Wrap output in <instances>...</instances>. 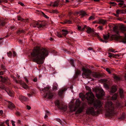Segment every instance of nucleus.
<instances>
[{"label": "nucleus", "instance_id": "obj_1", "mask_svg": "<svg viewBox=\"0 0 126 126\" xmlns=\"http://www.w3.org/2000/svg\"><path fill=\"white\" fill-rule=\"evenodd\" d=\"M49 53L47 50L45 48L37 47L33 50L31 54L32 57H34L33 61L39 64L43 63V59L48 55Z\"/></svg>", "mask_w": 126, "mask_h": 126}, {"label": "nucleus", "instance_id": "obj_2", "mask_svg": "<svg viewBox=\"0 0 126 126\" xmlns=\"http://www.w3.org/2000/svg\"><path fill=\"white\" fill-rule=\"evenodd\" d=\"M105 107L107 112L109 114H112L114 113V106L112 102H107L105 104Z\"/></svg>", "mask_w": 126, "mask_h": 126}, {"label": "nucleus", "instance_id": "obj_3", "mask_svg": "<svg viewBox=\"0 0 126 126\" xmlns=\"http://www.w3.org/2000/svg\"><path fill=\"white\" fill-rule=\"evenodd\" d=\"M85 98L88 100L89 104H92L94 102V96L91 91H89L86 93Z\"/></svg>", "mask_w": 126, "mask_h": 126}, {"label": "nucleus", "instance_id": "obj_4", "mask_svg": "<svg viewBox=\"0 0 126 126\" xmlns=\"http://www.w3.org/2000/svg\"><path fill=\"white\" fill-rule=\"evenodd\" d=\"M82 70L83 72L82 76L83 78L86 79L88 78L91 74V72L88 69H86L83 67Z\"/></svg>", "mask_w": 126, "mask_h": 126}, {"label": "nucleus", "instance_id": "obj_5", "mask_svg": "<svg viewBox=\"0 0 126 126\" xmlns=\"http://www.w3.org/2000/svg\"><path fill=\"white\" fill-rule=\"evenodd\" d=\"M93 103L94 107L96 108H100L102 106V103L100 100H96Z\"/></svg>", "mask_w": 126, "mask_h": 126}, {"label": "nucleus", "instance_id": "obj_6", "mask_svg": "<svg viewBox=\"0 0 126 126\" xmlns=\"http://www.w3.org/2000/svg\"><path fill=\"white\" fill-rule=\"evenodd\" d=\"M86 113L88 114H90L93 116L96 114V112L94 111V108L91 107L88 108L86 110Z\"/></svg>", "mask_w": 126, "mask_h": 126}, {"label": "nucleus", "instance_id": "obj_7", "mask_svg": "<svg viewBox=\"0 0 126 126\" xmlns=\"http://www.w3.org/2000/svg\"><path fill=\"white\" fill-rule=\"evenodd\" d=\"M55 95L54 93L50 91H49L46 93L44 97L47 98L49 99H51L54 97Z\"/></svg>", "mask_w": 126, "mask_h": 126}, {"label": "nucleus", "instance_id": "obj_8", "mask_svg": "<svg viewBox=\"0 0 126 126\" xmlns=\"http://www.w3.org/2000/svg\"><path fill=\"white\" fill-rule=\"evenodd\" d=\"M99 94H96V97L98 98H100L105 94V92L103 90L100 89L99 90Z\"/></svg>", "mask_w": 126, "mask_h": 126}, {"label": "nucleus", "instance_id": "obj_9", "mask_svg": "<svg viewBox=\"0 0 126 126\" xmlns=\"http://www.w3.org/2000/svg\"><path fill=\"white\" fill-rule=\"evenodd\" d=\"M81 102L79 99H77L76 100L75 103L76 106L74 108V109L73 110V111H76L78 107H79L80 104Z\"/></svg>", "mask_w": 126, "mask_h": 126}, {"label": "nucleus", "instance_id": "obj_10", "mask_svg": "<svg viewBox=\"0 0 126 126\" xmlns=\"http://www.w3.org/2000/svg\"><path fill=\"white\" fill-rule=\"evenodd\" d=\"M84 106V104H82L81 107L79 108L76 111L75 114H78L81 113L83 110L85 108Z\"/></svg>", "mask_w": 126, "mask_h": 126}, {"label": "nucleus", "instance_id": "obj_11", "mask_svg": "<svg viewBox=\"0 0 126 126\" xmlns=\"http://www.w3.org/2000/svg\"><path fill=\"white\" fill-rule=\"evenodd\" d=\"M44 26V25L41 24L39 23H38L37 22H35L33 23V27H34L41 28L43 27Z\"/></svg>", "mask_w": 126, "mask_h": 126}, {"label": "nucleus", "instance_id": "obj_12", "mask_svg": "<svg viewBox=\"0 0 126 126\" xmlns=\"http://www.w3.org/2000/svg\"><path fill=\"white\" fill-rule=\"evenodd\" d=\"M8 107L10 109H12L15 108V106L14 104L12 102L9 101H7Z\"/></svg>", "mask_w": 126, "mask_h": 126}, {"label": "nucleus", "instance_id": "obj_13", "mask_svg": "<svg viewBox=\"0 0 126 126\" xmlns=\"http://www.w3.org/2000/svg\"><path fill=\"white\" fill-rule=\"evenodd\" d=\"M96 23L99 24H101L103 25H104L107 24V22L106 20L102 19H99L98 22H97Z\"/></svg>", "mask_w": 126, "mask_h": 126}, {"label": "nucleus", "instance_id": "obj_14", "mask_svg": "<svg viewBox=\"0 0 126 126\" xmlns=\"http://www.w3.org/2000/svg\"><path fill=\"white\" fill-rule=\"evenodd\" d=\"M9 80L8 78H6L5 77H3L2 76H0V80L3 82H5L6 81H8Z\"/></svg>", "mask_w": 126, "mask_h": 126}, {"label": "nucleus", "instance_id": "obj_15", "mask_svg": "<svg viewBox=\"0 0 126 126\" xmlns=\"http://www.w3.org/2000/svg\"><path fill=\"white\" fill-rule=\"evenodd\" d=\"M87 29L86 32L88 33H92L93 31V29H92L91 28L89 27H87L86 26V27L85 28Z\"/></svg>", "mask_w": 126, "mask_h": 126}, {"label": "nucleus", "instance_id": "obj_16", "mask_svg": "<svg viewBox=\"0 0 126 126\" xmlns=\"http://www.w3.org/2000/svg\"><path fill=\"white\" fill-rule=\"evenodd\" d=\"M66 89L65 88H64L63 89H61L59 91L58 93V94L60 96H61L64 92L66 90Z\"/></svg>", "mask_w": 126, "mask_h": 126}, {"label": "nucleus", "instance_id": "obj_17", "mask_svg": "<svg viewBox=\"0 0 126 126\" xmlns=\"http://www.w3.org/2000/svg\"><path fill=\"white\" fill-rule=\"evenodd\" d=\"M119 29L123 32H124L126 31V29L123 25H120L119 26Z\"/></svg>", "mask_w": 126, "mask_h": 126}, {"label": "nucleus", "instance_id": "obj_18", "mask_svg": "<svg viewBox=\"0 0 126 126\" xmlns=\"http://www.w3.org/2000/svg\"><path fill=\"white\" fill-rule=\"evenodd\" d=\"M6 23V22L4 20V19L0 18V26H3Z\"/></svg>", "mask_w": 126, "mask_h": 126}, {"label": "nucleus", "instance_id": "obj_19", "mask_svg": "<svg viewBox=\"0 0 126 126\" xmlns=\"http://www.w3.org/2000/svg\"><path fill=\"white\" fill-rule=\"evenodd\" d=\"M19 81V84L22 85L24 89H26L27 87V85L24 82L21 81Z\"/></svg>", "mask_w": 126, "mask_h": 126}, {"label": "nucleus", "instance_id": "obj_20", "mask_svg": "<svg viewBox=\"0 0 126 126\" xmlns=\"http://www.w3.org/2000/svg\"><path fill=\"white\" fill-rule=\"evenodd\" d=\"M19 99L21 101H25L27 100V98L25 96L22 95H20L19 97Z\"/></svg>", "mask_w": 126, "mask_h": 126}, {"label": "nucleus", "instance_id": "obj_21", "mask_svg": "<svg viewBox=\"0 0 126 126\" xmlns=\"http://www.w3.org/2000/svg\"><path fill=\"white\" fill-rule=\"evenodd\" d=\"M92 75L93 77L95 78H99L100 76V74L95 72L93 73Z\"/></svg>", "mask_w": 126, "mask_h": 126}, {"label": "nucleus", "instance_id": "obj_22", "mask_svg": "<svg viewBox=\"0 0 126 126\" xmlns=\"http://www.w3.org/2000/svg\"><path fill=\"white\" fill-rule=\"evenodd\" d=\"M116 90V88L115 86H113L111 87V90L110 92L112 93H114L115 92Z\"/></svg>", "mask_w": 126, "mask_h": 126}, {"label": "nucleus", "instance_id": "obj_23", "mask_svg": "<svg viewBox=\"0 0 126 126\" xmlns=\"http://www.w3.org/2000/svg\"><path fill=\"white\" fill-rule=\"evenodd\" d=\"M119 93L121 97V98L124 97V94L123 89H121L120 90Z\"/></svg>", "mask_w": 126, "mask_h": 126}, {"label": "nucleus", "instance_id": "obj_24", "mask_svg": "<svg viewBox=\"0 0 126 126\" xmlns=\"http://www.w3.org/2000/svg\"><path fill=\"white\" fill-rule=\"evenodd\" d=\"M62 31L63 32L62 33V35L65 36L69 33L68 32L67 30H62Z\"/></svg>", "mask_w": 126, "mask_h": 126}, {"label": "nucleus", "instance_id": "obj_25", "mask_svg": "<svg viewBox=\"0 0 126 126\" xmlns=\"http://www.w3.org/2000/svg\"><path fill=\"white\" fill-rule=\"evenodd\" d=\"M118 26H115L113 28V31L115 32L117 34H118L119 33V32L118 30Z\"/></svg>", "mask_w": 126, "mask_h": 126}, {"label": "nucleus", "instance_id": "obj_26", "mask_svg": "<svg viewBox=\"0 0 126 126\" xmlns=\"http://www.w3.org/2000/svg\"><path fill=\"white\" fill-rule=\"evenodd\" d=\"M54 85L52 87V90L53 91H55L57 90L58 85L57 83H54Z\"/></svg>", "mask_w": 126, "mask_h": 126}, {"label": "nucleus", "instance_id": "obj_27", "mask_svg": "<svg viewBox=\"0 0 126 126\" xmlns=\"http://www.w3.org/2000/svg\"><path fill=\"white\" fill-rule=\"evenodd\" d=\"M124 11H125L124 10H121L120 9H117L116 12V13L117 14H123Z\"/></svg>", "mask_w": 126, "mask_h": 126}, {"label": "nucleus", "instance_id": "obj_28", "mask_svg": "<svg viewBox=\"0 0 126 126\" xmlns=\"http://www.w3.org/2000/svg\"><path fill=\"white\" fill-rule=\"evenodd\" d=\"M56 105L57 106L58 108L59 109L61 108V106H62L61 104H60L58 100L56 101L55 103Z\"/></svg>", "mask_w": 126, "mask_h": 126}, {"label": "nucleus", "instance_id": "obj_29", "mask_svg": "<svg viewBox=\"0 0 126 126\" xmlns=\"http://www.w3.org/2000/svg\"><path fill=\"white\" fill-rule=\"evenodd\" d=\"M80 13V15L84 16L87 15L86 12L84 11L81 10L79 12Z\"/></svg>", "mask_w": 126, "mask_h": 126}, {"label": "nucleus", "instance_id": "obj_30", "mask_svg": "<svg viewBox=\"0 0 126 126\" xmlns=\"http://www.w3.org/2000/svg\"><path fill=\"white\" fill-rule=\"evenodd\" d=\"M50 88L49 87H45L44 89L42 90V91L44 92H48L49 91V90Z\"/></svg>", "mask_w": 126, "mask_h": 126}, {"label": "nucleus", "instance_id": "obj_31", "mask_svg": "<svg viewBox=\"0 0 126 126\" xmlns=\"http://www.w3.org/2000/svg\"><path fill=\"white\" fill-rule=\"evenodd\" d=\"M7 93L10 96H14L13 92L11 90H9L7 92Z\"/></svg>", "mask_w": 126, "mask_h": 126}, {"label": "nucleus", "instance_id": "obj_32", "mask_svg": "<svg viewBox=\"0 0 126 126\" xmlns=\"http://www.w3.org/2000/svg\"><path fill=\"white\" fill-rule=\"evenodd\" d=\"M57 121L59 122L61 125H63L64 124V122H65V121L64 120H63V121H62L60 119H57Z\"/></svg>", "mask_w": 126, "mask_h": 126}, {"label": "nucleus", "instance_id": "obj_33", "mask_svg": "<svg viewBox=\"0 0 126 126\" xmlns=\"http://www.w3.org/2000/svg\"><path fill=\"white\" fill-rule=\"evenodd\" d=\"M86 27V26L85 25L84 26V27L83 28H82L80 26H78V30H80L81 31H83L85 28Z\"/></svg>", "mask_w": 126, "mask_h": 126}, {"label": "nucleus", "instance_id": "obj_34", "mask_svg": "<svg viewBox=\"0 0 126 126\" xmlns=\"http://www.w3.org/2000/svg\"><path fill=\"white\" fill-rule=\"evenodd\" d=\"M117 94L116 93L112 97V99L113 100H116L117 98Z\"/></svg>", "mask_w": 126, "mask_h": 126}, {"label": "nucleus", "instance_id": "obj_35", "mask_svg": "<svg viewBox=\"0 0 126 126\" xmlns=\"http://www.w3.org/2000/svg\"><path fill=\"white\" fill-rule=\"evenodd\" d=\"M103 36L105 40H107L110 37L109 35L108 34L106 35L104 34Z\"/></svg>", "mask_w": 126, "mask_h": 126}, {"label": "nucleus", "instance_id": "obj_36", "mask_svg": "<svg viewBox=\"0 0 126 126\" xmlns=\"http://www.w3.org/2000/svg\"><path fill=\"white\" fill-rule=\"evenodd\" d=\"M60 109L63 110L64 111H65L67 109V106H62V105L61 106V108Z\"/></svg>", "mask_w": 126, "mask_h": 126}, {"label": "nucleus", "instance_id": "obj_37", "mask_svg": "<svg viewBox=\"0 0 126 126\" xmlns=\"http://www.w3.org/2000/svg\"><path fill=\"white\" fill-rule=\"evenodd\" d=\"M79 97L82 98V100H84L83 99L84 97H85V95H84L83 94L81 93L79 94Z\"/></svg>", "mask_w": 126, "mask_h": 126}, {"label": "nucleus", "instance_id": "obj_38", "mask_svg": "<svg viewBox=\"0 0 126 126\" xmlns=\"http://www.w3.org/2000/svg\"><path fill=\"white\" fill-rule=\"evenodd\" d=\"M92 34L93 35V36H96L97 37L99 38V37L98 33H96L94 31V30L93 31V32Z\"/></svg>", "mask_w": 126, "mask_h": 126}, {"label": "nucleus", "instance_id": "obj_39", "mask_svg": "<svg viewBox=\"0 0 126 126\" xmlns=\"http://www.w3.org/2000/svg\"><path fill=\"white\" fill-rule=\"evenodd\" d=\"M125 37L122 39V41L124 43H126V33H125Z\"/></svg>", "mask_w": 126, "mask_h": 126}, {"label": "nucleus", "instance_id": "obj_40", "mask_svg": "<svg viewBox=\"0 0 126 126\" xmlns=\"http://www.w3.org/2000/svg\"><path fill=\"white\" fill-rule=\"evenodd\" d=\"M59 3L58 1H56L54 2L52 5L54 7L58 6V5Z\"/></svg>", "mask_w": 126, "mask_h": 126}, {"label": "nucleus", "instance_id": "obj_41", "mask_svg": "<svg viewBox=\"0 0 126 126\" xmlns=\"http://www.w3.org/2000/svg\"><path fill=\"white\" fill-rule=\"evenodd\" d=\"M118 5H119V7H122V6H124L122 7L124 8L126 7L125 4L123 3H119L118 4Z\"/></svg>", "mask_w": 126, "mask_h": 126}, {"label": "nucleus", "instance_id": "obj_42", "mask_svg": "<svg viewBox=\"0 0 126 126\" xmlns=\"http://www.w3.org/2000/svg\"><path fill=\"white\" fill-rule=\"evenodd\" d=\"M126 115L125 114L123 113L122 115L120 117V119L121 120L124 119Z\"/></svg>", "mask_w": 126, "mask_h": 126}, {"label": "nucleus", "instance_id": "obj_43", "mask_svg": "<svg viewBox=\"0 0 126 126\" xmlns=\"http://www.w3.org/2000/svg\"><path fill=\"white\" fill-rule=\"evenodd\" d=\"M106 70L109 74H110L111 73V69L108 68H106Z\"/></svg>", "mask_w": 126, "mask_h": 126}, {"label": "nucleus", "instance_id": "obj_44", "mask_svg": "<svg viewBox=\"0 0 126 126\" xmlns=\"http://www.w3.org/2000/svg\"><path fill=\"white\" fill-rule=\"evenodd\" d=\"M5 87L4 85L3 84L0 85V89H5Z\"/></svg>", "mask_w": 126, "mask_h": 126}, {"label": "nucleus", "instance_id": "obj_45", "mask_svg": "<svg viewBox=\"0 0 126 126\" xmlns=\"http://www.w3.org/2000/svg\"><path fill=\"white\" fill-rule=\"evenodd\" d=\"M41 13L42 14L43 16L45 17L46 18H48L49 17L47 16L43 12H41Z\"/></svg>", "mask_w": 126, "mask_h": 126}, {"label": "nucleus", "instance_id": "obj_46", "mask_svg": "<svg viewBox=\"0 0 126 126\" xmlns=\"http://www.w3.org/2000/svg\"><path fill=\"white\" fill-rule=\"evenodd\" d=\"M112 36L114 37H115L116 39L117 40L120 38V36H116L115 35H113Z\"/></svg>", "mask_w": 126, "mask_h": 126}, {"label": "nucleus", "instance_id": "obj_47", "mask_svg": "<svg viewBox=\"0 0 126 126\" xmlns=\"http://www.w3.org/2000/svg\"><path fill=\"white\" fill-rule=\"evenodd\" d=\"M110 4L112 5V6H115L117 5V4L114 2H110L109 3Z\"/></svg>", "mask_w": 126, "mask_h": 126}, {"label": "nucleus", "instance_id": "obj_48", "mask_svg": "<svg viewBox=\"0 0 126 126\" xmlns=\"http://www.w3.org/2000/svg\"><path fill=\"white\" fill-rule=\"evenodd\" d=\"M95 18L93 16H91L88 19V20H92L94 19Z\"/></svg>", "mask_w": 126, "mask_h": 126}, {"label": "nucleus", "instance_id": "obj_49", "mask_svg": "<svg viewBox=\"0 0 126 126\" xmlns=\"http://www.w3.org/2000/svg\"><path fill=\"white\" fill-rule=\"evenodd\" d=\"M71 23V21L70 20H65L64 21V23H68V24H70V23Z\"/></svg>", "mask_w": 126, "mask_h": 126}, {"label": "nucleus", "instance_id": "obj_50", "mask_svg": "<svg viewBox=\"0 0 126 126\" xmlns=\"http://www.w3.org/2000/svg\"><path fill=\"white\" fill-rule=\"evenodd\" d=\"M114 79L117 80H119L120 79V78L118 76L115 75L114 77Z\"/></svg>", "mask_w": 126, "mask_h": 126}, {"label": "nucleus", "instance_id": "obj_51", "mask_svg": "<svg viewBox=\"0 0 126 126\" xmlns=\"http://www.w3.org/2000/svg\"><path fill=\"white\" fill-rule=\"evenodd\" d=\"M8 56L10 57H11L12 56V53L11 51H9V52L7 53Z\"/></svg>", "mask_w": 126, "mask_h": 126}, {"label": "nucleus", "instance_id": "obj_52", "mask_svg": "<svg viewBox=\"0 0 126 126\" xmlns=\"http://www.w3.org/2000/svg\"><path fill=\"white\" fill-rule=\"evenodd\" d=\"M17 18L18 20L22 21L23 20V19L20 16H18L17 17Z\"/></svg>", "mask_w": 126, "mask_h": 126}, {"label": "nucleus", "instance_id": "obj_53", "mask_svg": "<svg viewBox=\"0 0 126 126\" xmlns=\"http://www.w3.org/2000/svg\"><path fill=\"white\" fill-rule=\"evenodd\" d=\"M109 51L110 52H117V51H115V50L113 49H109Z\"/></svg>", "mask_w": 126, "mask_h": 126}, {"label": "nucleus", "instance_id": "obj_54", "mask_svg": "<svg viewBox=\"0 0 126 126\" xmlns=\"http://www.w3.org/2000/svg\"><path fill=\"white\" fill-rule=\"evenodd\" d=\"M57 35L59 37H62V35L59 32L57 33Z\"/></svg>", "mask_w": 126, "mask_h": 126}, {"label": "nucleus", "instance_id": "obj_55", "mask_svg": "<svg viewBox=\"0 0 126 126\" xmlns=\"http://www.w3.org/2000/svg\"><path fill=\"white\" fill-rule=\"evenodd\" d=\"M80 72V71L79 70H77L76 71V74L77 75H79Z\"/></svg>", "mask_w": 126, "mask_h": 126}, {"label": "nucleus", "instance_id": "obj_56", "mask_svg": "<svg viewBox=\"0 0 126 126\" xmlns=\"http://www.w3.org/2000/svg\"><path fill=\"white\" fill-rule=\"evenodd\" d=\"M112 57H114L115 56H118V57H119L120 56L118 54H114L113 53H112Z\"/></svg>", "mask_w": 126, "mask_h": 126}, {"label": "nucleus", "instance_id": "obj_57", "mask_svg": "<svg viewBox=\"0 0 126 126\" xmlns=\"http://www.w3.org/2000/svg\"><path fill=\"white\" fill-rule=\"evenodd\" d=\"M53 13H56V14L59 13L58 12L57 10H53Z\"/></svg>", "mask_w": 126, "mask_h": 126}, {"label": "nucleus", "instance_id": "obj_58", "mask_svg": "<svg viewBox=\"0 0 126 126\" xmlns=\"http://www.w3.org/2000/svg\"><path fill=\"white\" fill-rule=\"evenodd\" d=\"M24 31L23 30H19L17 32V33H18L19 34H20V33H21L22 32H24Z\"/></svg>", "mask_w": 126, "mask_h": 126}, {"label": "nucleus", "instance_id": "obj_59", "mask_svg": "<svg viewBox=\"0 0 126 126\" xmlns=\"http://www.w3.org/2000/svg\"><path fill=\"white\" fill-rule=\"evenodd\" d=\"M85 88L86 90L88 91H90L91 90V88H90L88 86H86L85 87Z\"/></svg>", "mask_w": 126, "mask_h": 126}, {"label": "nucleus", "instance_id": "obj_60", "mask_svg": "<svg viewBox=\"0 0 126 126\" xmlns=\"http://www.w3.org/2000/svg\"><path fill=\"white\" fill-rule=\"evenodd\" d=\"M104 87L106 88H107L108 87V85L106 83H104Z\"/></svg>", "mask_w": 126, "mask_h": 126}, {"label": "nucleus", "instance_id": "obj_61", "mask_svg": "<svg viewBox=\"0 0 126 126\" xmlns=\"http://www.w3.org/2000/svg\"><path fill=\"white\" fill-rule=\"evenodd\" d=\"M11 122L13 126H15V122L13 120H11Z\"/></svg>", "mask_w": 126, "mask_h": 126}, {"label": "nucleus", "instance_id": "obj_62", "mask_svg": "<svg viewBox=\"0 0 126 126\" xmlns=\"http://www.w3.org/2000/svg\"><path fill=\"white\" fill-rule=\"evenodd\" d=\"M9 120H6L5 121V123H6L7 125L8 126H9Z\"/></svg>", "mask_w": 126, "mask_h": 126}, {"label": "nucleus", "instance_id": "obj_63", "mask_svg": "<svg viewBox=\"0 0 126 126\" xmlns=\"http://www.w3.org/2000/svg\"><path fill=\"white\" fill-rule=\"evenodd\" d=\"M18 3L19 4H20V5H21V6H25V5L23 3H22V2H19Z\"/></svg>", "mask_w": 126, "mask_h": 126}, {"label": "nucleus", "instance_id": "obj_64", "mask_svg": "<svg viewBox=\"0 0 126 126\" xmlns=\"http://www.w3.org/2000/svg\"><path fill=\"white\" fill-rule=\"evenodd\" d=\"M4 122H1L0 123V126H4Z\"/></svg>", "mask_w": 126, "mask_h": 126}]
</instances>
